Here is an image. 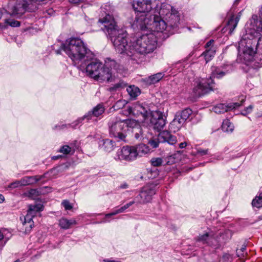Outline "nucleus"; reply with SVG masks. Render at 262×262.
<instances>
[{"instance_id": "1", "label": "nucleus", "mask_w": 262, "mask_h": 262, "mask_svg": "<svg viewBox=\"0 0 262 262\" xmlns=\"http://www.w3.org/2000/svg\"><path fill=\"white\" fill-rule=\"evenodd\" d=\"M258 14L252 16L250 30L243 35L239 42L237 60L246 64L253 60L256 47L262 39V5Z\"/></svg>"}, {"instance_id": "2", "label": "nucleus", "mask_w": 262, "mask_h": 262, "mask_svg": "<svg viewBox=\"0 0 262 262\" xmlns=\"http://www.w3.org/2000/svg\"><path fill=\"white\" fill-rule=\"evenodd\" d=\"M98 22L104 26L105 31L107 33L117 52L121 54L126 53L129 56L133 54V38L128 42L126 31L122 29L118 28L112 15L106 14L105 16L99 18Z\"/></svg>"}, {"instance_id": "3", "label": "nucleus", "mask_w": 262, "mask_h": 262, "mask_svg": "<svg viewBox=\"0 0 262 262\" xmlns=\"http://www.w3.org/2000/svg\"><path fill=\"white\" fill-rule=\"evenodd\" d=\"M63 50L75 64L88 60L93 56V54L86 45L79 37H71L62 43L59 50L55 52L57 54Z\"/></svg>"}, {"instance_id": "4", "label": "nucleus", "mask_w": 262, "mask_h": 262, "mask_svg": "<svg viewBox=\"0 0 262 262\" xmlns=\"http://www.w3.org/2000/svg\"><path fill=\"white\" fill-rule=\"evenodd\" d=\"M211 74L209 78L199 79L195 82L196 85L193 88V93L196 97H202L212 91L215 83L212 78H221L226 75V71L220 68L213 67Z\"/></svg>"}, {"instance_id": "5", "label": "nucleus", "mask_w": 262, "mask_h": 262, "mask_svg": "<svg viewBox=\"0 0 262 262\" xmlns=\"http://www.w3.org/2000/svg\"><path fill=\"white\" fill-rule=\"evenodd\" d=\"M157 45V36L153 33L143 34L137 38H133V54L136 52L141 54L151 53L156 48Z\"/></svg>"}, {"instance_id": "6", "label": "nucleus", "mask_w": 262, "mask_h": 262, "mask_svg": "<svg viewBox=\"0 0 262 262\" xmlns=\"http://www.w3.org/2000/svg\"><path fill=\"white\" fill-rule=\"evenodd\" d=\"M155 2L142 0L134 2L133 6L137 12L135 24L137 27L143 28L145 27V22L154 15Z\"/></svg>"}, {"instance_id": "7", "label": "nucleus", "mask_w": 262, "mask_h": 262, "mask_svg": "<svg viewBox=\"0 0 262 262\" xmlns=\"http://www.w3.org/2000/svg\"><path fill=\"white\" fill-rule=\"evenodd\" d=\"M155 5L154 14H157V16L164 18L171 27H178L180 18L176 9L167 3L159 4L155 2Z\"/></svg>"}, {"instance_id": "8", "label": "nucleus", "mask_w": 262, "mask_h": 262, "mask_svg": "<svg viewBox=\"0 0 262 262\" xmlns=\"http://www.w3.org/2000/svg\"><path fill=\"white\" fill-rule=\"evenodd\" d=\"M232 233L230 230L226 231L224 233L220 235V237L215 236L212 232L206 233L198 236L197 241L202 242L203 244H207L208 245L214 246H221L223 244L225 243L227 241L231 238Z\"/></svg>"}, {"instance_id": "9", "label": "nucleus", "mask_w": 262, "mask_h": 262, "mask_svg": "<svg viewBox=\"0 0 262 262\" xmlns=\"http://www.w3.org/2000/svg\"><path fill=\"white\" fill-rule=\"evenodd\" d=\"M121 120H112L108 123L109 135L117 142L126 143L127 142V131Z\"/></svg>"}, {"instance_id": "10", "label": "nucleus", "mask_w": 262, "mask_h": 262, "mask_svg": "<svg viewBox=\"0 0 262 262\" xmlns=\"http://www.w3.org/2000/svg\"><path fill=\"white\" fill-rule=\"evenodd\" d=\"M116 62L111 59H107L105 61V64H102V67L95 77L94 79L99 82L111 81L113 79V70L116 69Z\"/></svg>"}, {"instance_id": "11", "label": "nucleus", "mask_w": 262, "mask_h": 262, "mask_svg": "<svg viewBox=\"0 0 262 262\" xmlns=\"http://www.w3.org/2000/svg\"><path fill=\"white\" fill-rule=\"evenodd\" d=\"M163 19L157 16V14H154L145 22V27L140 29L142 30H148L155 34L156 32L162 33L167 27L166 23Z\"/></svg>"}, {"instance_id": "12", "label": "nucleus", "mask_w": 262, "mask_h": 262, "mask_svg": "<svg viewBox=\"0 0 262 262\" xmlns=\"http://www.w3.org/2000/svg\"><path fill=\"white\" fill-rule=\"evenodd\" d=\"M156 185L149 184L143 187L139 195L136 196L137 202L139 204H145L149 202L156 192Z\"/></svg>"}, {"instance_id": "13", "label": "nucleus", "mask_w": 262, "mask_h": 262, "mask_svg": "<svg viewBox=\"0 0 262 262\" xmlns=\"http://www.w3.org/2000/svg\"><path fill=\"white\" fill-rule=\"evenodd\" d=\"M148 119L149 126L158 132L163 129L166 124V118L163 114L159 111H152Z\"/></svg>"}, {"instance_id": "14", "label": "nucleus", "mask_w": 262, "mask_h": 262, "mask_svg": "<svg viewBox=\"0 0 262 262\" xmlns=\"http://www.w3.org/2000/svg\"><path fill=\"white\" fill-rule=\"evenodd\" d=\"M117 155L120 160L133 161L137 159L134 146H124L117 151Z\"/></svg>"}, {"instance_id": "15", "label": "nucleus", "mask_w": 262, "mask_h": 262, "mask_svg": "<svg viewBox=\"0 0 262 262\" xmlns=\"http://www.w3.org/2000/svg\"><path fill=\"white\" fill-rule=\"evenodd\" d=\"M105 111L104 106L102 104H98L93 108L92 111H89L83 117L79 118L75 122V126L81 123L84 119L88 121L93 119V117H98L101 115Z\"/></svg>"}, {"instance_id": "16", "label": "nucleus", "mask_w": 262, "mask_h": 262, "mask_svg": "<svg viewBox=\"0 0 262 262\" xmlns=\"http://www.w3.org/2000/svg\"><path fill=\"white\" fill-rule=\"evenodd\" d=\"M8 9L9 16L5 18L4 26L5 27H7L8 26L15 27H16V6L15 4H12L11 3H10L8 6Z\"/></svg>"}, {"instance_id": "17", "label": "nucleus", "mask_w": 262, "mask_h": 262, "mask_svg": "<svg viewBox=\"0 0 262 262\" xmlns=\"http://www.w3.org/2000/svg\"><path fill=\"white\" fill-rule=\"evenodd\" d=\"M151 112L147 108L140 104H136L134 107L129 106L128 108V114H141L145 121H148Z\"/></svg>"}, {"instance_id": "18", "label": "nucleus", "mask_w": 262, "mask_h": 262, "mask_svg": "<svg viewBox=\"0 0 262 262\" xmlns=\"http://www.w3.org/2000/svg\"><path fill=\"white\" fill-rule=\"evenodd\" d=\"M102 64L101 62L97 59L92 61L86 67V73L90 77L94 79L101 67H102Z\"/></svg>"}, {"instance_id": "19", "label": "nucleus", "mask_w": 262, "mask_h": 262, "mask_svg": "<svg viewBox=\"0 0 262 262\" xmlns=\"http://www.w3.org/2000/svg\"><path fill=\"white\" fill-rule=\"evenodd\" d=\"M243 101L241 103H230L228 105L220 103L214 106L213 111L216 114L224 113L228 111L237 108L242 104Z\"/></svg>"}, {"instance_id": "20", "label": "nucleus", "mask_w": 262, "mask_h": 262, "mask_svg": "<svg viewBox=\"0 0 262 262\" xmlns=\"http://www.w3.org/2000/svg\"><path fill=\"white\" fill-rule=\"evenodd\" d=\"M164 76L163 73H158L143 78L141 80L143 85L148 86L158 82Z\"/></svg>"}, {"instance_id": "21", "label": "nucleus", "mask_w": 262, "mask_h": 262, "mask_svg": "<svg viewBox=\"0 0 262 262\" xmlns=\"http://www.w3.org/2000/svg\"><path fill=\"white\" fill-rule=\"evenodd\" d=\"M159 139L162 142H166L170 145H174L177 142L176 137L171 135L167 130H163L159 133Z\"/></svg>"}, {"instance_id": "22", "label": "nucleus", "mask_w": 262, "mask_h": 262, "mask_svg": "<svg viewBox=\"0 0 262 262\" xmlns=\"http://www.w3.org/2000/svg\"><path fill=\"white\" fill-rule=\"evenodd\" d=\"M185 123L176 114L174 118L170 122L169 129L171 132H176L180 130Z\"/></svg>"}, {"instance_id": "23", "label": "nucleus", "mask_w": 262, "mask_h": 262, "mask_svg": "<svg viewBox=\"0 0 262 262\" xmlns=\"http://www.w3.org/2000/svg\"><path fill=\"white\" fill-rule=\"evenodd\" d=\"M102 144L101 145V148L103 150L107 152H110L116 147V142L111 139H106L102 140Z\"/></svg>"}, {"instance_id": "24", "label": "nucleus", "mask_w": 262, "mask_h": 262, "mask_svg": "<svg viewBox=\"0 0 262 262\" xmlns=\"http://www.w3.org/2000/svg\"><path fill=\"white\" fill-rule=\"evenodd\" d=\"M20 220L21 221L23 226H25V232L26 233H29L33 226L32 217L29 214H27L24 217V220L22 217H20Z\"/></svg>"}, {"instance_id": "25", "label": "nucleus", "mask_w": 262, "mask_h": 262, "mask_svg": "<svg viewBox=\"0 0 262 262\" xmlns=\"http://www.w3.org/2000/svg\"><path fill=\"white\" fill-rule=\"evenodd\" d=\"M136 151L137 158L139 157H142L150 152L149 147L144 144H140L138 145L134 146Z\"/></svg>"}, {"instance_id": "26", "label": "nucleus", "mask_w": 262, "mask_h": 262, "mask_svg": "<svg viewBox=\"0 0 262 262\" xmlns=\"http://www.w3.org/2000/svg\"><path fill=\"white\" fill-rule=\"evenodd\" d=\"M77 224L76 221L74 219L68 220L66 218L62 217L59 221V225L61 228L64 229H68L71 227V226L76 225Z\"/></svg>"}, {"instance_id": "27", "label": "nucleus", "mask_w": 262, "mask_h": 262, "mask_svg": "<svg viewBox=\"0 0 262 262\" xmlns=\"http://www.w3.org/2000/svg\"><path fill=\"white\" fill-rule=\"evenodd\" d=\"M122 121H123L124 123V125L126 131H127L129 128H132L133 130H134L141 126L139 122L134 119H127Z\"/></svg>"}, {"instance_id": "28", "label": "nucleus", "mask_w": 262, "mask_h": 262, "mask_svg": "<svg viewBox=\"0 0 262 262\" xmlns=\"http://www.w3.org/2000/svg\"><path fill=\"white\" fill-rule=\"evenodd\" d=\"M240 18V15L234 16L232 15L228 21L227 28L229 30V33L231 34L236 27Z\"/></svg>"}, {"instance_id": "29", "label": "nucleus", "mask_w": 262, "mask_h": 262, "mask_svg": "<svg viewBox=\"0 0 262 262\" xmlns=\"http://www.w3.org/2000/svg\"><path fill=\"white\" fill-rule=\"evenodd\" d=\"M126 91L132 98H136L141 94L140 89L134 85L129 86L126 89Z\"/></svg>"}, {"instance_id": "30", "label": "nucleus", "mask_w": 262, "mask_h": 262, "mask_svg": "<svg viewBox=\"0 0 262 262\" xmlns=\"http://www.w3.org/2000/svg\"><path fill=\"white\" fill-rule=\"evenodd\" d=\"M41 178L40 176L26 177L21 179L20 184L23 185H30L39 181Z\"/></svg>"}, {"instance_id": "31", "label": "nucleus", "mask_w": 262, "mask_h": 262, "mask_svg": "<svg viewBox=\"0 0 262 262\" xmlns=\"http://www.w3.org/2000/svg\"><path fill=\"white\" fill-rule=\"evenodd\" d=\"M192 110L187 108L180 112L177 113L176 115L177 116H179V118H180L183 122L185 123V121L189 119L190 116L192 114Z\"/></svg>"}, {"instance_id": "32", "label": "nucleus", "mask_w": 262, "mask_h": 262, "mask_svg": "<svg viewBox=\"0 0 262 262\" xmlns=\"http://www.w3.org/2000/svg\"><path fill=\"white\" fill-rule=\"evenodd\" d=\"M222 129L224 132L231 133L234 129V126L229 119H225L222 123Z\"/></svg>"}, {"instance_id": "33", "label": "nucleus", "mask_w": 262, "mask_h": 262, "mask_svg": "<svg viewBox=\"0 0 262 262\" xmlns=\"http://www.w3.org/2000/svg\"><path fill=\"white\" fill-rule=\"evenodd\" d=\"M43 206L41 204H37L35 205H31L29 206L28 210V213L31 217L33 216V214L37 212H39L43 210Z\"/></svg>"}, {"instance_id": "34", "label": "nucleus", "mask_w": 262, "mask_h": 262, "mask_svg": "<svg viewBox=\"0 0 262 262\" xmlns=\"http://www.w3.org/2000/svg\"><path fill=\"white\" fill-rule=\"evenodd\" d=\"M215 54V48H210L208 49H206V51L203 52V53L201 55V56H203L206 63H207L211 59L214 57Z\"/></svg>"}, {"instance_id": "35", "label": "nucleus", "mask_w": 262, "mask_h": 262, "mask_svg": "<svg viewBox=\"0 0 262 262\" xmlns=\"http://www.w3.org/2000/svg\"><path fill=\"white\" fill-rule=\"evenodd\" d=\"M188 58L183 61H179L174 65V68L177 69L179 72L182 71L184 69H187L189 66V62H188Z\"/></svg>"}, {"instance_id": "36", "label": "nucleus", "mask_w": 262, "mask_h": 262, "mask_svg": "<svg viewBox=\"0 0 262 262\" xmlns=\"http://www.w3.org/2000/svg\"><path fill=\"white\" fill-rule=\"evenodd\" d=\"M132 132L136 139L141 140L142 139H144V133L145 130H143L141 126H140L134 130H132Z\"/></svg>"}, {"instance_id": "37", "label": "nucleus", "mask_w": 262, "mask_h": 262, "mask_svg": "<svg viewBox=\"0 0 262 262\" xmlns=\"http://www.w3.org/2000/svg\"><path fill=\"white\" fill-rule=\"evenodd\" d=\"M253 207L260 208L262 207V192L260 193L254 199L252 202Z\"/></svg>"}, {"instance_id": "38", "label": "nucleus", "mask_w": 262, "mask_h": 262, "mask_svg": "<svg viewBox=\"0 0 262 262\" xmlns=\"http://www.w3.org/2000/svg\"><path fill=\"white\" fill-rule=\"evenodd\" d=\"M162 143L161 140L159 139V134L157 138H151L149 140L148 144L153 148H156L158 147L159 143Z\"/></svg>"}, {"instance_id": "39", "label": "nucleus", "mask_w": 262, "mask_h": 262, "mask_svg": "<svg viewBox=\"0 0 262 262\" xmlns=\"http://www.w3.org/2000/svg\"><path fill=\"white\" fill-rule=\"evenodd\" d=\"M127 103V101L125 99H119L114 105L115 109H121L123 108L125 104Z\"/></svg>"}, {"instance_id": "40", "label": "nucleus", "mask_w": 262, "mask_h": 262, "mask_svg": "<svg viewBox=\"0 0 262 262\" xmlns=\"http://www.w3.org/2000/svg\"><path fill=\"white\" fill-rule=\"evenodd\" d=\"M194 156H203L208 154V149H203L202 148H197L196 151H193L192 152Z\"/></svg>"}, {"instance_id": "41", "label": "nucleus", "mask_w": 262, "mask_h": 262, "mask_svg": "<svg viewBox=\"0 0 262 262\" xmlns=\"http://www.w3.org/2000/svg\"><path fill=\"white\" fill-rule=\"evenodd\" d=\"M72 151V148L69 145H63L59 150V152L62 153L64 155L70 154Z\"/></svg>"}, {"instance_id": "42", "label": "nucleus", "mask_w": 262, "mask_h": 262, "mask_svg": "<svg viewBox=\"0 0 262 262\" xmlns=\"http://www.w3.org/2000/svg\"><path fill=\"white\" fill-rule=\"evenodd\" d=\"M151 164L154 166H159L163 163L162 159L161 158H156L151 159Z\"/></svg>"}, {"instance_id": "43", "label": "nucleus", "mask_w": 262, "mask_h": 262, "mask_svg": "<svg viewBox=\"0 0 262 262\" xmlns=\"http://www.w3.org/2000/svg\"><path fill=\"white\" fill-rule=\"evenodd\" d=\"M120 213H122V212H121L120 209L119 208L117 210H115V211H114L113 212H112L111 213L106 214L105 219L101 222L105 223V222H109V221L107 220V219H106L107 218L110 217L113 215H115L117 214Z\"/></svg>"}, {"instance_id": "44", "label": "nucleus", "mask_w": 262, "mask_h": 262, "mask_svg": "<svg viewBox=\"0 0 262 262\" xmlns=\"http://www.w3.org/2000/svg\"><path fill=\"white\" fill-rule=\"evenodd\" d=\"M61 205L66 210H71L73 208V206L71 205L70 202L67 200H63L61 203Z\"/></svg>"}, {"instance_id": "45", "label": "nucleus", "mask_w": 262, "mask_h": 262, "mask_svg": "<svg viewBox=\"0 0 262 262\" xmlns=\"http://www.w3.org/2000/svg\"><path fill=\"white\" fill-rule=\"evenodd\" d=\"M253 105H250L248 107H245L244 110L241 113L242 115L246 116L247 114L250 113L253 110Z\"/></svg>"}, {"instance_id": "46", "label": "nucleus", "mask_w": 262, "mask_h": 262, "mask_svg": "<svg viewBox=\"0 0 262 262\" xmlns=\"http://www.w3.org/2000/svg\"><path fill=\"white\" fill-rule=\"evenodd\" d=\"M38 191L36 189H31L28 191L29 197L34 199L38 195Z\"/></svg>"}, {"instance_id": "47", "label": "nucleus", "mask_w": 262, "mask_h": 262, "mask_svg": "<svg viewBox=\"0 0 262 262\" xmlns=\"http://www.w3.org/2000/svg\"><path fill=\"white\" fill-rule=\"evenodd\" d=\"M126 86V83L123 81H120L117 83L115 84L113 87L114 89H117L119 88H123Z\"/></svg>"}, {"instance_id": "48", "label": "nucleus", "mask_w": 262, "mask_h": 262, "mask_svg": "<svg viewBox=\"0 0 262 262\" xmlns=\"http://www.w3.org/2000/svg\"><path fill=\"white\" fill-rule=\"evenodd\" d=\"M166 164L171 165L175 163V159L173 156H170L167 157L165 161Z\"/></svg>"}, {"instance_id": "49", "label": "nucleus", "mask_w": 262, "mask_h": 262, "mask_svg": "<svg viewBox=\"0 0 262 262\" xmlns=\"http://www.w3.org/2000/svg\"><path fill=\"white\" fill-rule=\"evenodd\" d=\"M246 246L245 245H243L242 248L238 250L237 249L236 250V253H237V255L238 257H239L240 256H244V253H244L245 252V251L246 250Z\"/></svg>"}, {"instance_id": "50", "label": "nucleus", "mask_w": 262, "mask_h": 262, "mask_svg": "<svg viewBox=\"0 0 262 262\" xmlns=\"http://www.w3.org/2000/svg\"><path fill=\"white\" fill-rule=\"evenodd\" d=\"M213 42H214V40L213 39H211L209 41H208L205 45V48H206V49H208L211 48H214L213 47Z\"/></svg>"}, {"instance_id": "51", "label": "nucleus", "mask_w": 262, "mask_h": 262, "mask_svg": "<svg viewBox=\"0 0 262 262\" xmlns=\"http://www.w3.org/2000/svg\"><path fill=\"white\" fill-rule=\"evenodd\" d=\"M69 2L71 4H78L79 3H84L87 0H69Z\"/></svg>"}, {"instance_id": "52", "label": "nucleus", "mask_w": 262, "mask_h": 262, "mask_svg": "<svg viewBox=\"0 0 262 262\" xmlns=\"http://www.w3.org/2000/svg\"><path fill=\"white\" fill-rule=\"evenodd\" d=\"M129 207V206L128 205V204L127 203L125 205H124V206L120 207L119 209H120L121 212L122 213V212H124L125 211V210L126 209H127V208H128Z\"/></svg>"}, {"instance_id": "53", "label": "nucleus", "mask_w": 262, "mask_h": 262, "mask_svg": "<svg viewBox=\"0 0 262 262\" xmlns=\"http://www.w3.org/2000/svg\"><path fill=\"white\" fill-rule=\"evenodd\" d=\"M135 203H136L137 204H139V203H138L137 202V200H136V198L134 199V201H130L129 203H128L127 204L129 205V206L130 207L132 205H133V204H134Z\"/></svg>"}, {"instance_id": "54", "label": "nucleus", "mask_w": 262, "mask_h": 262, "mask_svg": "<svg viewBox=\"0 0 262 262\" xmlns=\"http://www.w3.org/2000/svg\"><path fill=\"white\" fill-rule=\"evenodd\" d=\"M135 203H136L137 204H139V203H138L137 202V200H136V198L134 199V201H130L129 203H128L127 204L129 205V206L130 207L132 205H133V204H134Z\"/></svg>"}, {"instance_id": "55", "label": "nucleus", "mask_w": 262, "mask_h": 262, "mask_svg": "<svg viewBox=\"0 0 262 262\" xmlns=\"http://www.w3.org/2000/svg\"><path fill=\"white\" fill-rule=\"evenodd\" d=\"M187 145V143L186 142H182V143H181L180 144H179V147L180 148H183L184 147H185Z\"/></svg>"}, {"instance_id": "56", "label": "nucleus", "mask_w": 262, "mask_h": 262, "mask_svg": "<svg viewBox=\"0 0 262 262\" xmlns=\"http://www.w3.org/2000/svg\"><path fill=\"white\" fill-rule=\"evenodd\" d=\"M128 185L126 183H124V184H121L120 186H119V188H121V189H126L127 188H128Z\"/></svg>"}, {"instance_id": "57", "label": "nucleus", "mask_w": 262, "mask_h": 262, "mask_svg": "<svg viewBox=\"0 0 262 262\" xmlns=\"http://www.w3.org/2000/svg\"><path fill=\"white\" fill-rule=\"evenodd\" d=\"M5 201V198L3 194H0V203H2Z\"/></svg>"}, {"instance_id": "58", "label": "nucleus", "mask_w": 262, "mask_h": 262, "mask_svg": "<svg viewBox=\"0 0 262 262\" xmlns=\"http://www.w3.org/2000/svg\"><path fill=\"white\" fill-rule=\"evenodd\" d=\"M15 187H16V184H15V183H12V184L10 185V188H15Z\"/></svg>"}, {"instance_id": "59", "label": "nucleus", "mask_w": 262, "mask_h": 262, "mask_svg": "<svg viewBox=\"0 0 262 262\" xmlns=\"http://www.w3.org/2000/svg\"><path fill=\"white\" fill-rule=\"evenodd\" d=\"M104 261H105V262H121V261H116L115 260H108V259H104Z\"/></svg>"}, {"instance_id": "60", "label": "nucleus", "mask_w": 262, "mask_h": 262, "mask_svg": "<svg viewBox=\"0 0 262 262\" xmlns=\"http://www.w3.org/2000/svg\"><path fill=\"white\" fill-rule=\"evenodd\" d=\"M59 157H61V156H54V157H53V159H54V160H57V159H58Z\"/></svg>"}, {"instance_id": "61", "label": "nucleus", "mask_w": 262, "mask_h": 262, "mask_svg": "<svg viewBox=\"0 0 262 262\" xmlns=\"http://www.w3.org/2000/svg\"><path fill=\"white\" fill-rule=\"evenodd\" d=\"M4 237L3 234L0 232V241Z\"/></svg>"}, {"instance_id": "62", "label": "nucleus", "mask_w": 262, "mask_h": 262, "mask_svg": "<svg viewBox=\"0 0 262 262\" xmlns=\"http://www.w3.org/2000/svg\"><path fill=\"white\" fill-rule=\"evenodd\" d=\"M224 257H227V258H229V257H230V255H228V254H226L224 256Z\"/></svg>"}, {"instance_id": "63", "label": "nucleus", "mask_w": 262, "mask_h": 262, "mask_svg": "<svg viewBox=\"0 0 262 262\" xmlns=\"http://www.w3.org/2000/svg\"><path fill=\"white\" fill-rule=\"evenodd\" d=\"M17 27H19L20 25V22L17 21Z\"/></svg>"}, {"instance_id": "64", "label": "nucleus", "mask_w": 262, "mask_h": 262, "mask_svg": "<svg viewBox=\"0 0 262 262\" xmlns=\"http://www.w3.org/2000/svg\"><path fill=\"white\" fill-rule=\"evenodd\" d=\"M239 1H240V0H235V2H234V3H235V4H238V2H239Z\"/></svg>"}]
</instances>
